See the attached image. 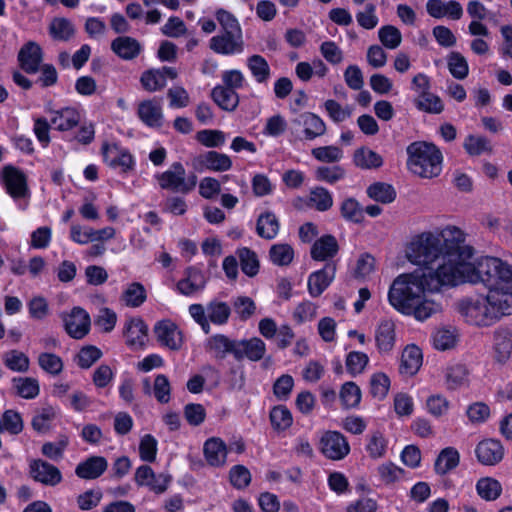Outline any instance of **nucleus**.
I'll return each mask as SVG.
<instances>
[{"label": "nucleus", "mask_w": 512, "mask_h": 512, "mask_svg": "<svg viewBox=\"0 0 512 512\" xmlns=\"http://www.w3.org/2000/svg\"><path fill=\"white\" fill-rule=\"evenodd\" d=\"M465 234L456 226H447L440 232L425 231L414 236L406 248L407 259L418 266L425 267L420 272H438L446 266V272L460 268V252L468 245L464 244Z\"/></svg>", "instance_id": "1"}, {"label": "nucleus", "mask_w": 512, "mask_h": 512, "mask_svg": "<svg viewBox=\"0 0 512 512\" xmlns=\"http://www.w3.org/2000/svg\"><path fill=\"white\" fill-rule=\"evenodd\" d=\"M474 256L471 246L460 252L462 263L458 270L450 269L454 277L455 286L461 283H482L489 293L501 298L503 303L512 304V265L498 257L485 256L477 260L476 264L470 261Z\"/></svg>", "instance_id": "2"}, {"label": "nucleus", "mask_w": 512, "mask_h": 512, "mask_svg": "<svg viewBox=\"0 0 512 512\" xmlns=\"http://www.w3.org/2000/svg\"><path fill=\"white\" fill-rule=\"evenodd\" d=\"M446 266L440 267L438 272L414 271L401 274L394 279L389 291L388 301L398 312L403 313L411 308L413 303L420 299L424 292H437L442 286H455L454 277Z\"/></svg>", "instance_id": "3"}, {"label": "nucleus", "mask_w": 512, "mask_h": 512, "mask_svg": "<svg viewBox=\"0 0 512 512\" xmlns=\"http://www.w3.org/2000/svg\"><path fill=\"white\" fill-rule=\"evenodd\" d=\"M458 310L469 324L487 327L501 317L511 315L512 304L506 305L501 298L488 292L486 295L463 299L458 304Z\"/></svg>", "instance_id": "4"}, {"label": "nucleus", "mask_w": 512, "mask_h": 512, "mask_svg": "<svg viewBox=\"0 0 512 512\" xmlns=\"http://www.w3.org/2000/svg\"><path fill=\"white\" fill-rule=\"evenodd\" d=\"M407 155V166L413 174L430 179L441 173L443 157L435 145L413 142L407 147Z\"/></svg>", "instance_id": "5"}, {"label": "nucleus", "mask_w": 512, "mask_h": 512, "mask_svg": "<svg viewBox=\"0 0 512 512\" xmlns=\"http://www.w3.org/2000/svg\"><path fill=\"white\" fill-rule=\"evenodd\" d=\"M191 318L208 334L210 324L222 326L228 323L231 316V307L227 302L214 299L209 301L206 306L195 303L188 308Z\"/></svg>", "instance_id": "6"}, {"label": "nucleus", "mask_w": 512, "mask_h": 512, "mask_svg": "<svg viewBox=\"0 0 512 512\" xmlns=\"http://www.w3.org/2000/svg\"><path fill=\"white\" fill-rule=\"evenodd\" d=\"M154 178L160 189L184 195L192 192L197 185V176H187L181 162L172 163L167 170L156 173Z\"/></svg>", "instance_id": "7"}, {"label": "nucleus", "mask_w": 512, "mask_h": 512, "mask_svg": "<svg viewBox=\"0 0 512 512\" xmlns=\"http://www.w3.org/2000/svg\"><path fill=\"white\" fill-rule=\"evenodd\" d=\"M0 181L5 191L19 202V208L25 210L30 192L24 172L13 165H5L0 171Z\"/></svg>", "instance_id": "8"}, {"label": "nucleus", "mask_w": 512, "mask_h": 512, "mask_svg": "<svg viewBox=\"0 0 512 512\" xmlns=\"http://www.w3.org/2000/svg\"><path fill=\"white\" fill-rule=\"evenodd\" d=\"M154 337L160 347L179 351L184 345V335L180 327L171 319H161L153 326Z\"/></svg>", "instance_id": "9"}, {"label": "nucleus", "mask_w": 512, "mask_h": 512, "mask_svg": "<svg viewBox=\"0 0 512 512\" xmlns=\"http://www.w3.org/2000/svg\"><path fill=\"white\" fill-rule=\"evenodd\" d=\"M320 452L330 460H342L350 453L346 437L338 431H326L319 441Z\"/></svg>", "instance_id": "10"}, {"label": "nucleus", "mask_w": 512, "mask_h": 512, "mask_svg": "<svg viewBox=\"0 0 512 512\" xmlns=\"http://www.w3.org/2000/svg\"><path fill=\"white\" fill-rule=\"evenodd\" d=\"M233 162L227 154L214 150L201 153L191 160V166L196 172L206 170L213 172H226L232 168Z\"/></svg>", "instance_id": "11"}, {"label": "nucleus", "mask_w": 512, "mask_h": 512, "mask_svg": "<svg viewBox=\"0 0 512 512\" xmlns=\"http://www.w3.org/2000/svg\"><path fill=\"white\" fill-rule=\"evenodd\" d=\"M64 328L67 334L74 339L84 338L90 331L91 319L89 314L81 307H74L70 312L62 315Z\"/></svg>", "instance_id": "12"}, {"label": "nucleus", "mask_w": 512, "mask_h": 512, "mask_svg": "<svg viewBox=\"0 0 512 512\" xmlns=\"http://www.w3.org/2000/svg\"><path fill=\"white\" fill-rule=\"evenodd\" d=\"M134 480L138 486L148 487L155 494H163L169 487L172 477L169 474H155L148 465L136 469Z\"/></svg>", "instance_id": "13"}, {"label": "nucleus", "mask_w": 512, "mask_h": 512, "mask_svg": "<svg viewBox=\"0 0 512 512\" xmlns=\"http://www.w3.org/2000/svg\"><path fill=\"white\" fill-rule=\"evenodd\" d=\"M29 474L34 481L50 487L57 486L63 480L59 468L43 459L30 460Z\"/></svg>", "instance_id": "14"}, {"label": "nucleus", "mask_w": 512, "mask_h": 512, "mask_svg": "<svg viewBox=\"0 0 512 512\" xmlns=\"http://www.w3.org/2000/svg\"><path fill=\"white\" fill-rule=\"evenodd\" d=\"M294 127L301 128L303 139L312 141L326 133V124L315 113L303 112L291 120Z\"/></svg>", "instance_id": "15"}, {"label": "nucleus", "mask_w": 512, "mask_h": 512, "mask_svg": "<svg viewBox=\"0 0 512 512\" xmlns=\"http://www.w3.org/2000/svg\"><path fill=\"white\" fill-rule=\"evenodd\" d=\"M209 47L217 54H240L244 51L243 36L232 32H222L210 39Z\"/></svg>", "instance_id": "16"}, {"label": "nucleus", "mask_w": 512, "mask_h": 512, "mask_svg": "<svg viewBox=\"0 0 512 512\" xmlns=\"http://www.w3.org/2000/svg\"><path fill=\"white\" fill-rule=\"evenodd\" d=\"M375 345L381 355L390 354L397 340L396 325L391 319L381 320L375 328Z\"/></svg>", "instance_id": "17"}, {"label": "nucleus", "mask_w": 512, "mask_h": 512, "mask_svg": "<svg viewBox=\"0 0 512 512\" xmlns=\"http://www.w3.org/2000/svg\"><path fill=\"white\" fill-rule=\"evenodd\" d=\"M102 155L104 162L108 166L119 169L122 172L130 170L134 165L133 157L128 150L117 144L104 143L102 146Z\"/></svg>", "instance_id": "18"}, {"label": "nucleus", "mask_w": 512, "mask_h": 512, "mask_svg": "<svg viewBox=\"0 0 512 512\" xmlns=\"http://www.w3.org/2000/svg\"><path fill=\"white\" fill-rule=\"evenodd\" d=\"M475 454L482 465L495 466L503 460L505 450L499 440L489 438L477 444Z\"/></svg>", "instance_id": "19"}, {"label": "nucleus", "mask_w": 512, "mask_h": 512, "mask_svg": "<svg viewBox=\"0 0 512 512\" xmlns=\"http://www.w3.org/2000/svg\"><path fill=\"white\" fill-rule=\"evenodd\" d=\"M17 59L22 70L35 74L40 69L43 52L39 44L29 41L20 48Z\"/></svg>", "instance_id": "20"}, {"label": "nucleus", "mask_w": 512, "mask_h": 512, "mask_svg": "<svg viewBox=\"0 0 512 512\" xmlns=\"http://www.w3.org/2000/svg\"><path fill=\"white\" fill-rule=\"evenodd\" d=\"M427 13L436 19L448 18L453 21L460 20L463 16V7L456 0H428L426 3Z\"/></svg>", "instance_id": "21"}, {"label": "nucleus", "mask_w": 512, "mask_h": 512, "mask_svg": "<svg viewBox=\"0 0 512 512\" xmlns=\"http://www.w3.org/2000/svg\"><path fill=\"white\" fill-rule=\"evenodd\" d=\"M336 264L328 262L324 268L311 273L308 277V292L312 297H319L335 278Z\"/></svg>", "instance_id": "22"}, {"label": "nucleus", "mask_w": 512, "mask_h": 512, "mask_svg": "<svg viewBox=\"0 0 512 512\" xmlns=\"http://www.w3.org/2000/svg\"><path fill=\"white\" fill-rule=\"evenodd\" d=\"M238 346V340L231 339L224 334L212 335L207 339L206 343V349L216 359H224L228 354H232L235 359L240 357Z\"/></svg>", "instance_id": "23"}, {"label": "nucleus", "mask_w": 512, "mask_h": 512, "mask_svg": "<svg viewBox=\"0 0 512 512\" xmlns=\"http://www.w3.org/2000/svg\"><path fill=\"white\" fill-rule=\"evenodd\" d=\"M82 120L81 112L75 107H64L51 112V126L58 131L66 132L77 127Z\"/></svg>", "instance_id": "24"}, {"label": "nucleus", "mask_w": 512, "mask_h": 512, "mask_svg": "<svg viewBox=\"0 0 512 512\" xmlns=\"http://www.w3.org/2000/svg\"><path fill=\"white\" fill-rule=\"evenodd\" d=\"M138 117L149 127H160L163 121L161 99L153 98L139 103Z\"/></svg>", "instance_id": "25"}, {"label": "nucleus", "mask_w": 512, "mask_h": 512, "mask_svg": "<svg viewBox=\"0 0 512 512\" xmlns=\"http://www.w3.org/2000/svg\"><path fill=\"white\" fill-rule=\"evenodd\" d=\"M227 453V446L221 438L211 437L204 442V458L212 467L224 466L227 459Z\"/></svg>", "instance_id": "26"}, {"label": "nucleus", "mask_w": 512, "mask_h": 512, "mask_svg": "<svg viewBox=\"0 0 512 512\" xmlns=\"http://www.w3.org/2000/svg\"><path fill=\"white\" fill-rule=\"evenodd\" d=\"M442 310V305L434 298L426 295V292L421 294L420 299L413 303L410 309L405 310L402 314L413 316L419 321H424L432 315L439 313Z\"/></svg>", "instance_id": "27"}, {"label": "nucleus", "mask_w": 512, "mask_h": 512, "mask_svg": "<svg viewBox=\"0 0 512 512\" xmlns=\"http://www.w3.org/2000/svg\"><path fill=\"white\" fill-rule=\"evenodd\" d=\"M111 50L121 59L130 61L137 58L143 51V45L130 36H119L112 40Z\"/></svg>", "instance_id": "28"}, {"label": "nucleus", "mask_w": 512, "mask_h": 512, "mask_svg": "<svg viewBox=\"0 0 512 512\" xmlns=\"http://www.w3.org/2000/svg\"><path fill=\"white\" fill-rule=\"evenodd\" d=\"M126 344L130 347H141L148 336V327L140 317L128 319L124 325Z\"/></svg>", "instance_id": "29"}, {"label": "nucleus", "mask_w": 512, "mask_h": 512, "mask_svg": "<svg viewBox=\"0 0 512 512\" xmlns=\"http://www.w3.org/2000/svg\"><path fill=\"white\" fill-rule=\"evenodd\" d=\"M206 278L204 273L194 267L185 271V278L177 283V290L185 296H192L205 288Z\"/></svg>", "instance_id": "30"}, {"label": "nucleus", "mask_w": 512, "mask_h": 512, "mask_svg": "<svg viewBox=\"0 0 512 512\" xmlns=\"http://www.w3.org/2000/svg\"><path fill=\"white\" fill-rule=\"evenodd\" d=\"M493 350L498 362H506L512 353V329L498 327L493 332Z\"/></svg>", "instance_id": "31"}, {"label": "nucleus", "mask_w": 512, "mask_h": 512, "mask_svg": "<svg viewBox=\"0 0 512 512\" xmlns=\"http://www.w3.org/2000/svg\"><path fill=\"white\" fill-rule=\"evenodd\" d=\"M423 361L421 349L416 345H408L401 354L399 372L405 376H413L420 369Z\"/></svg>", "instance_id": "32"}, {"label": "nucleus", "mask_w": 512, "mask_h": 512, "mask_svg": "<svg viewBox=\"0 0 512 512\" xmlns=\"http://www.w3.org/2000/svg\"><path fill=\"white\" fill-rule=\"evenodd\" d=\"M107 467L108 462L104 457L91 456L77 465L75 474L81 479H96L106 471Z\"/></svg>", "instance_id": "33"}, {"label": "nucleus", "mask_w": 512, "mask_h": 512, "mask_svg": "<svg viewBox=\"0 0 512 512\" xmlns=\"http://www.w3.org/2000/svg\"><path fill=\"white\" fill-rule=\"evenodd\" d=\"M339 250L336 238L324 235L316 240L311 248V257L317 261H326L333 258Z\"/></svg>", "instance_id": "34"}, {"label": "nucleus", "mask_w": 512, "mask_h": 512, "mask_svg": "<svg viewBox=\"0 0 512 512\" xmlns=\"http://www.w3.org/2000/svg\"><path fill=\"white\" fill-rule=\"evenodd\" d=\"M238 344L241 356L236 357V360L240 361L247 358L250 361H259L265 355L266 344L258 337H253L248 340H240L238 341Z\"/></svg>", "instance_id": "35"}, {"label": "nucleus", "mask_w": 512, "mask_h": 512, "mask_svg": "<svg viewBox=\"0 0 512 512\" xmlns=\"http://www.w3.org/2000/svg\"><path fill=\"white\" fill-rule=\"evenodd\" d=\"M468 370L463 364L447 366L444 372L445 385L448 390H457L468 384Z\"/></svg>", "instance_id": "36"}, {"label": "nucleus", "mask_w": 512, "mask_h": 512, "mask_svg": "<svg viewBox=\"0 0 512 512\" xmlns=\"http://www.w3.org/2000/svg\"><path fill=\"white\" fill-rule=\"evenodd\" d=\"M214 102L223 110L234 111L239 104V96L235 90L217 85L211 93Z\"/></svg>", "instance_id": "37"}, {"label": "nucleus", "mask_w": 512, "mask_h": 512, "mask_svg": "<svg viewBox=\"0 0 512 512\" xmlns=\"http://www.w3.org/2000/svg\"><path fill=\"white\" fill-rule=\"evenodd\" d=\"M246 65L257 83L266 84L269 81L271 69L263 56L255 54L248 57Z\"/></svg>", "instance_id": "38"}, {"label": "nucleus", "mask_w": 512, "mask_h": 512, "mask_svg": "<svg viewBox=\"0 0 512 512\" xmlns=\"http://www.w3.org/2000/svg\"><path fill=\"white\" fill-rule=\"evenodd\" d=\"M307 205L319 212L328 211L333 206V196L324 187H314L309 192Z\"/></svg>", "instance_id": "39"}, {"label": "nucleus", "mask_w": 512, "mask_h": 512, "mask_svg": "<svg viewBox=\"0 0 512 512\" xmlns=\"http://www.w3.org/2000/svg\"><path fill=\"white\" fill-rule=\"evenodd\" d=\"M280 224L271 212H265L259 215L256 225L257 234L264 239L272 240L279 232Z\"/></svg>", "instance_id": "40"}, {"label": "nucleus", "mask_w": 512, "mask_h": 512, "mask_svg": "<svg viewBox=\"0 0 512 512\" xmlns=\"http://www.w3.org/2000/svg\"><path fill=\"white\" fill-rule=\"evenodd\" d=\"M460 461L459 452L453 447L444 448L438 455L434 469L437 474L445 475L456 468Z\"/></svg>", "instance_id": "41"}, {"label": "nucleus", "mask_w": 512, "mask_h": 512, "mask_svg": "<svg viewBox=\"0 0 512 512\" xmlns=\"http://www.w3.org/2000/svg\"><path fill=\"white\" fill-rule=\"evenodd\" d=\"M463 148L470 156H480L481 154H492L493 146L490 140L483 135L469 134L463 143Z\"/></svg>", "instance_id": "42"}, {"label": "nucleus", "mask_w": 512, "mask_h": 512, "mask_svg": "<svg viewBox=\"0 0 512 512\" xmlns=\"http://www.w3.org/2000/svg\"><path fill=\"white\" fill-rule=\"evenodd\" d=\"M353 161L361 169H377L382 166L383 158L368 147H361L354 152Z\"/></svg>", "instance_id": "43"}, {"label": "nucleus", "mask_w": 512, "mask_h": 512, "mask_svg": "<svg viewBox=\"0 0 512 512\" xmlns=\"http://www.w3.org/2000/svg\"><path fill=\"white\" fill-rule=\"evenodd\" d=\"M414 105L419 111L429 114H440L444 110V104L441 98L430 91L417 95L414 99Z\"/></svg>", "instance_id": "44"}, {"label": "nucleus", "mask_w": 512, "mask_h": 512, "mask_svg": "<svg viewBox=\"0 0 512 512\" xmlns=\"http://www.w3.org/2000/svg\"><path fill=\"white\" fill-rule=\"evenodd\" d=\"M476 491L482 499L486 501H494L500 497L502 493V485L495 478L483 477L477 481Z\"/></svg>", "instance_id": "45"}, {"label": "nucleus", "mask_w": 512, "mask_h": 512, "mask_svg": "<svg viewBox=\"0 0 512 512\" xmlns=\"http://www.w3.org/2000/svg\"><path fill=\"white\" fill-rule=\"evenodd\" d=\"M146 298V290L139 282L128 284L121 296L123 303L132 308L140 307L146 301Z\"/></svg>", "instance_id": "46"}, {"label": "nucleus", "mask_w": 512, "mask_h": 512, "mask_svg": "<svg viewBox=\"0 0 512 512\" xmlns=\"http://www.w3.org/2000/svg\"><path fill=\"white\" fill-rule=\"evenodd\" d=\"M236 254L240 260L241 270L248 277H254L259 272L257 254L247 247L237 249Z\"/></svg>", "instance_id": "47"}, {"label": "nucleus", "mask_w": 512, "mask_h": 512, "mask_svg": "<svg viewBox=\"0 0 512 512\" xmlns=\"http://www.w3.org/2000/svg\"><path fill=\"white\" fill-rule=\"evenodd\" d=\"M272 427L277 431H285L291 427L293 417L290 410L284 405H278L271 409L269 414Z\"/></svg>", "instance_id": "48"}, {"label": "nucleus", "mask_w": 512, "mask_h": 512, "mask_svg": "<svg viewBox=\"0 0 512 512\" xmlns=\"http://www.w3.org/2000/svg\"><path fill=\"white\" fill-rule=\"evenodd\" d=\"M368 196L383 204L391 203L396 198V191L394 187L390 184L377 182L370 185L367 189Z\"/></svg>", "instance_id": "49"}, {"label": "nucleus", "mask_w": 512, "mask_h": 512, "mask_svg": "<svg viewBox=\"0 0 512 512\" xmlns=\"http://www.w3.org/2000/svg\"><path fill=\"white\" fill-rule=\"evenodd\" d=\"M269 258L274 265L288 266L294 258L293 248L286 243H277L271 246Z\"/></svg>", "instance_id": "50"}, {"label": "nucleus", "mask_w": 512, "mask_h": 512, "mask_svg": "<svg viewBox=\"0 0 512 512\" xmlns=\"http://www.w3.org/2000/svg\"><path fill=\"white\" fill-rule=\"evenodd\" d=\"M195 139L207 148H219L226 143V134L221 130L204 129L196 133Z\"/></svg>", "instance_id": "51"}, {"label": "nucleus", "mask_w": 512, "mask_h": 512, "mask_svg": "<svg viewBox=\"0 0 512 512\" xmlns=\"http://www.w3.org/2000/svg\"><path fill=\"white\" fill-rule=\"evenodd\" d=\"M17 394L25 399H34L39 395L40 388L36 379L31 377H19L13 379Z\"/></svg>", "instance_id": "52"}, {"label": "nucleus", "mask_w": 512, "mask_h": 512, "mask_svg": "<svg viewBox=\"0 0 512 512\" xmlns=\"http://www.w3.org/2000/svg\"><path fill=\"white\" fill-rule=\"evenodd\" d=\"M69 445V438L61 435L56 442H46L41 447V453L48 459L58 462L62 460L64 452Z\"/></svg>", "instance_id": "53"}, {"label": "nucleus", "mask_w": 512, "mask_h": 512, "mask_svg": "<svg viewBox=\"0 0 512 512\" xmlns=\"http://www.w3.org/2000/svg\"><path fill=\"white\" fill-rule=\"evenodd\" d=\"M341 216L350 222L361 223L364 220V210L354 198L345 199L340 206Z\"/></svg>", "instance_id": "54"}, {"label": "nucleus", "mask_w": 512, "mask_h": 512, "mask_svg": "<svg viewBox=\"0 0 512 512\" xmlns=\"http://www.w3.org/2000/svg\"><path fill=\"white\" fill-rule=\"evenodd\" d=\"M49 32L55 40L68 41L74 35L73 24L65 18H55L49 27Z\"/></svg>", "instance_id": "55"}, {"label": "nucleus", "mask_w": 512, "mask_h": 512, "mask_svg": "<svg viewBox=\"0 0 512 512\" xmlns=\"http://www.w3.org/2000/svg\"><path fill=\"white\" fill-rule=\"evenodd\" d=\"M5 366L15 372H26L29 369V358L21 351L10 350L3 356Z\"/></svg>", "instance_id": "56"}, {"label": "nucleus", "mask_w": 512, "mask_h": 512, "mask_svg": "<svg viewBox=\"0 0 512 512\" xmlns=\"http://www.w3.org/2000/svg\"><path fill=\"white\" fill-rule=\"evenodd\" d=\"M140 83L148 92H156L166 86V80L158 69L144 71L140 77Z\"/></svg>", "instance_id": "57"}, {"label": "nucleus", "mask_w": 512, "mask_h": 512, "mask_svg": "<svg viewBox=\"0 0 512 512\" xmlns=\"http://www.w3.org/2000/svg\"><path fill=\"white\" fill-rule=\"evenodd\" d=\"M448 69L451 75L459 80L465 79L469 73L466 59L459 52H451L447 59Z\"/></svg>", "instance_id": "58"}, {"label": "nucleus", "mask_w": 512, "mask_h": 512, "mask_svg": "<svg viewBox=\"0 0 512 512\" xmlns=\"http://www.w3.org/2000/svg\"><path fill=\"white\" fill-rule=\"evenodd\" d=\"M378 37L384 47L388 49H396L402 41L400 30L393 25L382 26L378 31Z\"/></svg>", "instance_id": "59"}, {"label": "nucleus", "mask_w": 512, "mask_h": 512, "mask_svg": "<svg viewBox=\"0 0 512 512\" xmlns=\"http://www.w3.org/2000/svg\"><path fill=\"white\" fill-rule=\"evenodd\" d=\"M324 108L333 122L340 123L350 118L352 115V107L349 105L342 106L335 100L329 99L324 103Z\"/></svg>", "instance_id": "60"}, {"label": "nucleus", "mask_w": 512, "mask_h": 512, "mask_svg": "<svg viewBox=\"0 0 512 512\" xmlns=\"http://www.w3.org/2000/svg\"><path fill=\"white\" fill-rule=\"evenodd\" d=\"M158 451V441L151 434H145L139 444V456L142 461L154 462Z\"/></svg>", "instance_id": "61"}, {"label": "nucleus", "mask_w": 512, "mask_h": 512, "mask_svg": "<svg viewBox=\"0 0 512 512\" xmlns=\"http://www.w3.org/2000/svg\"><path fill=\"white\" fill-rule=\"evenodd\" d=\"M311 154L316 160L325 163H336L343 158L342 149L333 145L314 148Z\"/></svg>", "instance_id": "62"}, {"label": "nucleus", "mask_w": 512, "mask_h": 512, "mask_svg": "<svg viewBox=\"0 0 512 512\" xmlns=\"http://www.w3.org/2000/svg\"><path fill=\"white\" fill-rule=\"evenodd\" d=\"M340 399L346 408H354L361 401V390L354 382H346L340 391Z\"/></svg>", "instance_id": "63"}, {"label": "nucleus", "mask_w": 512, "mask_h": 512, "mask_svg": "<svg viewBox=\"0 0 512 512\" xmlns=\"http://www.w3.org/2000/svg\"><path fill=\"white\" fill-rule=\"evenodd\" d=\"M356 21L360 27L366 30L374 29L379 23L376 6L368 3L363 10L356 13Z\"/></svg>", "instance_id": "64"}]
</instances>
